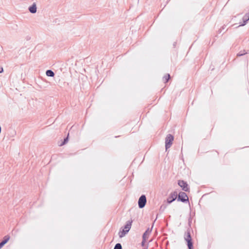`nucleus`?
<instances>
[{
  "label": "nucleus",
  "mask_w": 249,
  "mask_h": 249,
  "mask_svg": "<svg viewBox=\"0 0 249 249\" xmlns=\"http://www.w3.org/2000/svg\"><path fill=\"white\" fill-rule=\"evenodd\" d=\"M184 239L187 242L188 249H194L193 243L190 230H188L187 232L185 234Z\"/></svg>",
  "instance_id": "nucleus-1"
},
{
  "label": "nucleus",
  "mask_w": 249,
  "mask_h": 249,
  "mask_svg": "<svg viewBox=\"0 0 249 249\" xmlns=\"http://www.w3.org/2000/svg\"><path fill=\"white\" fill-rule=\"evenodd\" d=\"M177 200L183 203L189 202L188 197L187 194L183 192H180L178 195Z\"/></svg>",
  "instance_id": "nucleus-2"
},
{
  "label": "nucleus",
  "mask_w": 249,
  "mask_h": 249,
  "mask_svg": "<svg viewBox=\"0 0 249 249\" xmlns=\"http://www.w3.org/2000/svg\"><path fill=\"white\" fill-rule=\"evenodd\" d=\"M174 140V136L170 134L167 135L165 138V148L167 149L171 146Z\"/></svg>",
  "instance_id": "nucleus-3"
},
{
  "label": "nucleus",
  "mask_w": 249,
  "mask_h": 249,
  "mask_svg": "<svg viewBox=\"0 0 249 249\" xmlns=\"http://www.w3.org/2000/svg\"><path fill=\"white\" fill-rule=\"evenodd\" d=\"M147 200L146 197L144 195H142L139 198L138 200V206L139 208L142 209L146 205Z\"/></svg>",
  "instance_id": "nucleus-4"
},
{
  "label": "nucleus",
  "mask_w": 249,
  "mask_h": 249,
  "mask_svg": "<svg viewBox=\"0 0 249 249\" xmlns=\"http://www.w3.org/2000/svg\"><path fill=\"white\" fill-rule=\"evenodd\" d=\"M178 185L182 188V190L185 192L189 191V187L187 182L183 180H179L178 183Z\"/></svg>",
  "instance_id": "nucleus-5"
},
{
  "label": "nucleus",
  "mask_w": 249,
  "mask_h": 249,
  "mask_svg": "<svg viewBox=\"0 0 249 249\" xmlns=\"http://www.w3.org/2000/svg\"><path fill=\"white\" fill-rule=\"evenodd\" d=\"M177 196L178 193L177 191H174L171 193L167 199V203L169 204L171 203L176 199H177Z\"/></svg>",
  "instance_id": "nucleus-6"
},
{
  "label": "nucleus",
  "mask_w": 249,
  "mask_h": 249,
  "mask_svg": "<svg viewBox=\"0 0 249 249\" xmlns=\"http://www.w3.org/2000/svg\"><path fill=\"white\" fill-rule=\"evenodd\" d=\"M152 230H150L149 228L147 229L142 235V245H143L144 243L146 241V239L148 237V235L151 232Z\"/></svg>",
  "instance_id": "nucleus-7"
},
{
  "label": "nucleus",
  "mask_w": 249,
  "mask_h": 249,
  "mask_svg": "<svg viewBox=\"0 0 249 249\" xmlns=\"http://www.w3.org/2000/svg\"><path fill=\"white\" fill-rule=\"evenodd\" d=\"M243 23H241L239 26L245 25L249 20V13H246L242 18Z\"/></svg>",
  "instance_id": "nucleus-8"
},
{
  "label": "nucleus",
  "mask_w": 249,
  "mask_h": 249,
  "mask_svg": "<svg viewBox=\"0 0 249 249\" xmlns=\"http://www.w3.org/2000/svg\"><path fill=\"white\" fill-rule=\"evenodd\" d=\"M28 10L32 14L36 13V3H33V4L29 7Z\"/></svg>",
  "instance_id": "nucleus-9"
},
{
  "label": "nucleus",
  "mask_w": 249,
  "mask_h": 249,
  "mask_svg": "<svg viewBox=\"0 0 249 249\" xmlns=\"http://www.w3.org/2000/svg\"><path fill=\"white\" fill-rule=\"evenodd\" d=\"M132 223V220L127 221L126 222L125 225L124 226V229L127 230V231L128 232L131 227Z\"/></svg>",
  "instance_id": "nucleus-10"
},
{
  "label": "nucleus",
  "mask_w": 249,
  "mask_h": 249,
  "mask_svg": "<svg viewBox=\"0 0 249 249\" xmlns=\"http://www.w3.org/2000/svg\"><path fill=\"white\" fill-rule=\"evenodd\" d=\"M46 74L49 77H53L55 75L54 72L51 70H47L46 71Z\"/></svg>",
  "instance_id": "nucleus-11"
},
{
  "label": "nucleus",
  "mask_w": 249,
  "mask_h": 249,
  "mask_svg": "<svg viewBox=\"0 0 249 249\" xmlns=\"http://www.w3.org/2000/svg\"><path fill=\"white\" fill-rule=\"evenodd\" d=\"M127 232V230L123 229L122 231H120L119 233V237L120 238L124 237Z\"/></svg>",
  "instance_id": "nucleus-12"
},
{
  "label": "nucleus",
  "mask_w": 249,
  "mask_h": 249,
  "mask_svg": "<svg viewBox=\"0 0 249 249\" xmlns=\"http://www.w3.org/2000/svg\"><path fill=\"white\" fill-rule=\"evenodd\" d=\"M170 78V75L169 74H167L165 75L163 77V81L164 83H167L169 81Z\"/></svg>",
  "instance_id": "nucleus-13"
},
{
  "label": "nucleus",
  "mask_w": 249,
  "mask_h": 249,
  "mask_svg": "<svg viewBox=\"0 0 249 249\" xmlns=\"http://www.w3.org/2000/svg\"><path fill=\"white\" fill-rule=\"evenodd\" d=\"M68 139H69V134L68 135V136L66 138H64L63 141L59 144V146H62V145L65 144L66 143H67L68 142Z\"/></svg>",
  "instance_id": "nucleus-14"
},
{
  "label": "nucleus",
  "mask_w": 249,
  "mask_h": 249,
  "mask_svg": "<svg viewBox=\"0 0 249 249\" xmlns=\"http://www.w3.org/2000/svg\"><path fill=\"white\" fill-rule=\"evenodd\" d=\"M10 239V236L9 235H5L4 237L2 242L5 244L7 243Z\"/></svg>",
  "instance_id": "nucleus-15"
},
{
  "label": "nucleus",
  "mask_w": 249,
  "mask_h": 249,
  "mask_svg": "<svg viewBox=\"0 0 249 249\" xmlns=\"http://www.w3.org/2000/svg\"><path fill=\"white\" fill-rule=\"evenodd\" d=\"M114 249H122V245L120 243H117L114 248Z\"/></svg>",
  "instance_id": "nucleus-16"
},
{
  "label": "nucleus",
  "mask_w": 249,
  "mask_h": 249,
  "mask_svg": "<svg viewBox=\"0 0 249 249\" xmlns=\"http://www.w3.org/2000/svg\"><path fill=\"white\" fill-rule=\"evenodd\" d=\"M247 53V52H245V50L243 51H240V52H239L237 54V56H242L245 54Z\"/></svg>",
  "instance_id": "nucleus-17"
},
{
  "label": "nucleus",
  "mask_w": 249,
  "mask_h": 249,
  "mask_svg": "<svg viewBox=\"0 0 249 249\" xmlns=\"http://www.w3.org/2000/svg\"><path fill=\"white\" fill-rule=\"evenodd\" d=\"M166 208V206L163 205H162L160 207V211H163L164 210V209H165Z\"/></svg>",
  "instance_id": "nucleus-18"
},
{
  "label": "nucleus",
  "mask_w": 249,
  "mask_h": 249,
  "mask_svg": "<svg viewBox=\"0 0 249 249\" xmlns=\"http://www.w3.org/2000/svg\"><path fill=\"white\" fill-rule=\"evenodd\" d=\"M5 244L3 243L2 241L1 242H0V245L1 246V247H2Z\"/></svg>",
  "instance_id": "nucleus-19"
},
{
  "label": "nucleus",
  "mask_w": 249,
  "mask_h": 249,
  "mask_svg": "<svg viewBox=\"0 0 249 249\" xmlns=\"http://www.w3.org/2000/svg\"><path fill=\"white\" fill-rule=\"evenodd\" d=\"M3 71V68L0 67V73H2Z\"/></svg>",
  "instance_id": "nucleus-20"
},
{
  "label": "nucleus",
  "mask_w": 249,
  "mask_h": 249,
  "mask_svg": "<svg viewBox=\"0 0 249 249\" xmlns=\"http://www.w3.org/2000/svg\"><path fill=\"white\" fill-rule=\"evenodd\" d=\"M176 42H175L174 44V46H175L176 45Z\"/></svg>",
  "instance_id": "nucleus-21"
},
{
  "label": "nucleus",
  "mask_w": 249,
  "mask_h": 249,
  "mask_svg": "<svg viewBox=\"0 0 249 249\" xmlns=\"http://www.w3.org/2000/svg\"><path fill=\"white\" fill-rule=\"evenodd\" d=\"M157 218H158V214L157 215L156 218L155 220L157 219Z\"/></svg>",
  "instance_id": "nucleus-22"
},
{
  "label": "nucleus",
  "mask_w": 249,
  "mask_h": 249,
  "mask_svg": "<svg viewBox=\"0 0 249 249\" xmlns=\"http://www.w3.org/2000/svg\"><path fill=\"white\" fill-rule=\"evenodd\" d=\"M147 249V248H144V249Z\"/></svg>",
  "instance_id": "nucleus-23"
}]
</instances>
